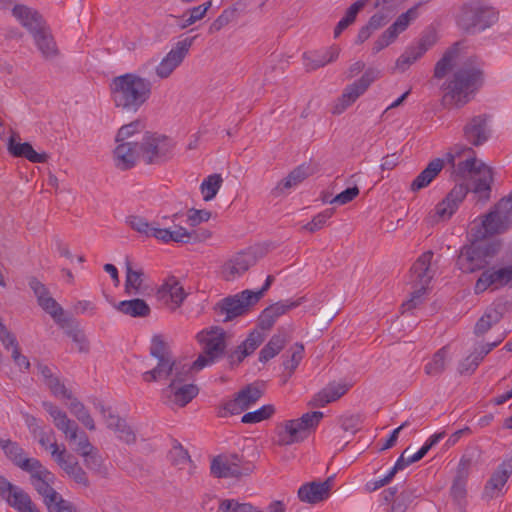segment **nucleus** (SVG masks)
I'll use <instances>...</instances> for the list:
<instances>
[{"label":"nucleus","mask_w":512,"mask_h":512,"mask_svg":"<svg viewBox=\"0 0 512 512\" xmlns=\"http://www.w3.org/2000/svg\"><path fill=\"white\" fill-rule=\"evenodd\" d=\"M464 42L453 43L443 53L434 67V77L443 79L452 72L441 86L446 106L462 108L481 89L485 81L484 63L475 55L463 58Z\"/></svg>","instance_id":"obj_1"},{"label":"nucleus","mask_w":512,"mask_h":512,"mask_svg":"<svg viewBox=\"0 0 512 512\" xmlns=\"http://www.w3.org/2000/svg\"><path fill=\"white\" fill-rule=\"evenodd\" d=\"M114 105L126 112H137L152 94V82L135 73L116 76L110 83Z\"/></svg>","instance_id":"obj_2"},{"label":"nucleus","mask_w":512,"mask_h":512,"mask_svg":"<svg viewBox=\"0 0 512 512\" xmlns=\"http://www.w3.org/2000/svg\"><path fill=\"white\" fill-rule=\"evenodd\" d=\"M499 19V12L488 0H468L456 14L457 26L467 34H477L492 27Z\"/></svg>","instance_id":"obj_3"},{"label":"nucleus","mask_w":512,"mask_h":512,"mask_svg":"<svg viewBox=\"0 0 512 512\" xmlns=\"http://www.w3.org/2000/svg\"><path fill=\"white\" fill-rule=\"evenodd\" d=\"M510 229H512V190L483 216L474 237L484 239L506 233Z\"/></svg>","instance_id":"obj_4"},{"label":"nucleus","mask_w":512,"mask_h":512,"mask_svg":"<svg viewBox=\"0 0 512 512\" xmlns=\"http://www.w3.org/2000/svg\"><path fill=\"white\" fill-rule=\"evenodd\" d=\"M202 352L191 365L195 370H201L220 360L226 350V332L219 326L201 330L197 336Z\"/></svg>","instance_id":"obj_5"},{"label":"nucleus","mask_w":512,"mask_h":512,"mask_svg":"<svg viewBox=\"0 0 512 512\" xmlns=\"http://www.w3.org/2000/svg\"><path fill=\"white\" fill-rule=\"evenodd\" d=\"M432 258L433 252L426 251L412 265L409 278L413 291L411 298L402 304L406 310H411L421 303V298L434 276V271L431 268Z\"/></svg>","instance_id":"obj_6"},{"label":"nucleus","mask_w":512,"mask_h":512,"mask_svg":"<svg viewBox=\"0 0 512 512\" xmlns=\"http://www.w3.org/2000/svg\"><path fill=\"white\" fill-rule=\"evenodd\" d=\"M322 418V412L313 411L303 414L298 419L286 421L278 430V444L287 446L303 441L317 427Z\"/></svg>","instance_id":"obj_7"},{"label":"nucleus","mask_w":512,"mask_h":512,"mask_svg":"<svg viewBox=\"0 0 512 512\" xmlns=\"http://www.w3.org/2000/svg\"><path fill=\"white\" fill-rule=\"evenodd\" d=\"M251 290H244L234 296H228L214 306L216 321L228 322L234 318L245 314L249 307L254 305Z\"/></svg>","instance_id":"obj_8"},{"label":"nucleus","mask_w":512,"mask_h":512,"mask_svg":"<svg viewBox=\"0 0 512 512\" xmlns=\"http://www.w3.org/2000/svg\"><path fill=\"white\" fill-rule=\"evenodd\" d=\"M190 375L172 378L170 384L162 390L161 397L166 405L184 407L198 395V387L186 383Z\"/></svg>","instance_id":"obj_9"},{"label":"nucleus","mask_w":512,"mask_h":512,"mask_svg":"<svg viewBox=\"0 0 512 512\" xmlns=\"http://www.w3.org/2000/svg\"><path fill=\"white\" fill-rule=\"evenodd\" d=\"M380 72L376 69L369 68L360 79L348 85L342 95L338 98L332 112L333 114L343 113L351 106L361 95L365 93L368 87L379 77Z\"/></svg>","instance_id":"obj_10"},{"label":"nucleus","mask_w":512,"mask_h":512,"mask_svg":"<svg viewBox=\"0 0 512 512\" xmlns=\"http://www.w3.org/2000/svg\"><path fill=\"white\" fill-rule=\"evenodd\" d=\"M190 364H183L175 360L174 357L157 360V364L150 370L142 373L143 381L147 383L158 382L161 380L189 375L192 371Z\"/></svg>","instance_id":"obj_11"},{"label":"nucleus","mask_w":512,"mask_h":512,"mask_svg":"<svg viewBox=\"0 0 512 512\" xmlns=\"http://www.w3.org/2000/svg\"><path fill=\"white\" fill-rule=\"evenodd\" d=\"M506 286H512V264L483 270L475 283L474 292L481 294L488 288L497 290Z\"/></svg>","instance_id":"obj_12"},{"label":"nucleus","mask_w":512,"mask_h":512,"mask_svg":"<svg viewBox=\"0 0 512 512\" xmlns=\"http://www.w3.org/2000/svg\"><path fill=\"white\" fill-rule=\"evenodd\" d=\"M141 158L146 164L158 163L166 159L172 150V144L165 136L146 133L139 143Z\"/></svg>","instance_id":"obj_13"},{"label":"nucleus","mask_w":512,"mask_h":512,"mask_svg":"<svg viewBox=\"0 0 512 512\" xmlns=\"http://www.w3.org/2000/svg\"><path fill=\"white\" fill-rule=\"evenodd\" d=\"M464 140L474 146L484 145L491 137L490 116L479 114L469 118L462 129Z\"/></svg>","instance_id":"obj_14"},{"label":"nucleus","mask_w":512,"mask_h":512,"mask_svg":"<svg viewBox=\"0 0 512 512\" xmlns=\"http://www.w3.org/2000/svg\"><path fill=\"white\" fill-rule=\"evenodd\" d=\"M49 448L56 463L72 478L77 484L87 488L90 485L87 473L79 465L75 457L68 453L65 448L59 450L56 442L50 443Z\"/></svg>","instance_id":"obj_15"},{"label":"nucleus","mask_w":512,"mask_h":512,"mask_svg":"<svg viewBox=\"0 0 512 512\" xmlns=\"http://www.w3.org/2000/svg\"><path fill=\"white\" fill-rule=\"evenodd\" d=\"M196 37L185 38L178 41L156 66V75L161 79L168 78L173 71L183 62Z\"/></svg>","instance_id":"obj_16"},{"label":"nucleus","mask_w":512,"mask_h":512,"mask_svg":"<svg viewBox=\"0 0 512 512\" xmlns=\"http://www.w3.org/2000/svg\"><path fill=\"white\" fill-rule=\"evenodd\" d=\"M487 265L486 252L476 244L463 246L456 260V266L463 273H474L479 270H485Z\"/></svg>","instance_id":"obj_17"},{"label":"nucleus","mask_w":512,"mask_h":512,"mask_svg":"<svg viewBox=\"0 0 512 512\" xmlns=\"http://www.w3.org/2000/svg\"><path fill=\"white\" fill-rule=\"evenodd\" d=\"M30 474V481L34 489L43 497V502L47 506L60 495L53 487L54 475L47 470L41 463L40 467L27 471Z\"/></svg>","instance_id":"obj_18"},{"label":"nucleus","mask_w":512,"mask_h":512,"mask_svg":"<svg viewBox=\"0 0 512 512\" xmlns=\"http://www.w3.org/2000/svg\"><path fill=\"white\" fill-rule=\"evenodd\" d=\"M0 448L15 466L25 472L40 467V461L36 458L26 457L24 449L15 441L1 438Z\"/></svg>","instance_id":"obj_19"},{"label":"nucleus","mask_w":512,"mask_h":512,"mask_svg":"<svg viewBox=\"0 0 512 512\" xmlns=\"http://www.w3.org/2000/svg\"><path fill=\"white\" fill-rule=\"evenodd\" d=\"M469 190L468 185L465 183L456 184L447 196L437 204L435 208L436 215L442 220L450 219L460 203L465 199Z\"/></svg>","instance_id":"obj_20"},{"label":"nucleus","mask_w":512,"mask_h":512,"mask_svg":"<svg viewBox=\"0 0 512 512\" xmlns=\"http://www.w3.org/2000/svg\"><path fill=\"white\" fill-rule=\"evenodd\" d=\"M42 406L53 419L55 427L63 432L69 441H75L79 432L78 424L53 403L44 401Z\"/></svg>","instance_id":"obj_21"},{"label":"nucleus","mask_w":512,"mask_h":512,"mask_svg":"<svg viewBox=\"0 0 512 512\" xmlns=\"http://www.w3.org/2000/svg\"><path fill=\"white\" fill-rule=\"evenodd\" d=\"M333 477L323 482H310L302 485L298 490V497L302 502L316 504L329 497L333 485Z\"/></svg>","instance_id":"obj_22"},{"label":"nucleus","mask_w":512,"mask_h":512,"mask_svg":"<svg viewBox=\"0 0 512 512\" xmlns=\"http://www.w3.org/2000/svg\"><path fill=\"white\" fill-rule=\"evenodd\" d=\"M301 301L285 300L276 302L265 308L259 316L258 325L263 330H269L275 324L277 319L289 310L300 305Z\"/></svg>","instance_id":"obj_23"},{"label":"nucleus","mask_w":512,"mask_h":512,"mask_svg":"<svg viewBox=\"0 0 512 512\" xmlns=\"http://www.w3.org/2000/svg\"><path fill=\"white\" fill-rule=\"evenodd\" d=\"M96 407L103 414L107 427L114 430L120 440L126 442L127 444L135 442L136 435L133 429L126 423L124 419L114 415L110 409L105 408L101 403H99Z\"/></svg>","instance_id":"obj_24"},{"label":"nucleus","mask_w":512,"mask_h":512,"mask_svg":"<svg viewBox=\"0 0 512 512\" xmlns=\"http://www.w3.org/2000/svg\"><path fill=\"white\" fill-rule=\"evenodd\" d=\"M512 475V459L503 461L491 475L487 481L484 494L489 498L497 497L504 485L507 483L509 477Z\"/></svg>","instance_id":"obj_25"},{"label":"nucleus","mask_w":512,"mask_h":512,"mask_svg":"<svg viewBox=\"0 0 512 512\" xmlns=\"http://www.w3.org/2000/svg\"><path fill=\"white\" fill-rule=\"evenodd\" d=\"M114 150L116 166L122 170L132 168L137 159L141 157L140 146L138 142H118Z\"/></svg>","instance_id":"obj_26"},{"label":"nucleus","mask_w":512,"mask_h":512,"mask_svg":"<svg viewBox=\"0 0 512 512\" xmlns=\"http://www.w3.org/2000/svg\"><path fill=\"white\" fill-rule=\"evenodd\" d=\"M264 341V336L257 330L252 331L248 337L228 354L231 366L239 365L245 357L251 355Z\"/></svg>","instance_id":"obj_27"},{"label":"nucleus","mask_w":512,"mask_h":512,"mask_svg":"<svg viewBox=\"0 0 512 512\" xmlns=\"http://www.w3.org/2000/svg\"><path fill=\"white\" fill-rule=\"evenodd\" d=\"M256 263L253 253L242 252L230 259L223 267V274L226 280H234L241 276Z\"/></svg>","instance_id":"obj_28"},{"label":"nucleus","mask_w":512,"mask_h":512,"mask_svg":"<svg viewBox=\"0 0 512 512\" xmlns=\"http://www.w3.org/2000/svg\"><path fill=\"white\" fill-rule=\"evenodd\" d=\"M12 14L32 35L45 26L42 16L25 5H15Z\"/></svg>","instance_id":"obj_29"},{"label":"nucleus","mask_w":512,"mask_h":512,"mask_svg":"<svg viewBox=\"0 0 512 512\" xmlns=\"http://www.w3.org/2000/svg\"><path fill=\"white\" fill-rule=\"evenodd\" d=\"M445 165V160L441 158H435L428 163L426 168L412 181L410 190L417 192L427 187L442 171Z\"/></svg>","instance_id":"obj_30"},{"label":"nucleus","mask_w":512,"mask_h":512,"mask_svg":"<svg viewBox=\"0 0 512 512\" xmlns=\"http://www.w3.org/2000/svg\"><path fill=\"white\" fill-rule=\"evenodd\" d=\"M7 504L17 512H41L30 495L21 487L16 486L8 495Z\"/></svg>","instance_id":"obj_31"},{"label":"nucleus","mask_w":512,"mask_h":512,"mask_svg":"<svg viewBox=\"0 0 512 512\" xmlns=\"http://www.w3.org/2000/svg\"><path fill=\"white\" fill-rule=\"evenodd\" d=\"M289 335L285 329H279L259 352V361L265 363L274 358L286 345Z\"/></svg>","instance_id":"obj_32"},{"label":"nucleus","mask_w":512,"mask_h":512,"mask_svg":"<svg viewBox=\"0 0 512 512\" xmlns=\"http://www.w3.org/2000/svg\"><path fill=\"white\" fill-rule=\"evenodd\" d=\"M8 150L14 157H23L32 163H45L48 159L47 154L37 153L30 143H15L13 138L9 140Z\"/></svg>","instance_id":"obj_33"},{"label":"nucleus","mask_w":512,"mask_h":512,"mask_svg":"<svg viewBox=\"0 0 512 512\" xmlns=\"http://www.w3.org/2000/svg\"><path fill=\"white\" fill-rule=\"evenodd\" d=\"M348 389L349 387L346 384L330 383L315 395L313 404L323 407L326 404L339 399L348 391Z\"/></svg>","instance_id":"obj_34"},{"label":"nucleus","mask_w":512,"mask_h":512,"mask_svg":"<svg viewBox=\"0 0 512 512\" xmlns=\"http://www.w3.org/2000/svg\"><path fill=\"white\" fill-rule=\"evenodd\" d=\"M160 298H169L176 307H179L184 301L186 294L183 287L175 277L169 278L158 290Z\"/></svg>","instance_id":"obj_35"},{"label":"nucleus","mask_w":512,"mask_h":512,"mask_svg":"<svg viewBox=\"0 0 512 512\" xmlns=\"http://www.w3.org/2000/svg\"><path fill=\"white\" fill-rule=\"evenodd\" d=\"M479 167L480 170L471 177L474 180L473 192L488 199L491 191L492 171L484 163H480Z\"/></svg>","instance_id":"obj_36"},{"label":"nucleus","mask_w":512,"mask_h":512,"mask_svg":"<svg viewBox=\"0 0 512 512\" xmlns=\"http://www.w3.org/2000/svg\"><path fill=\"white\" fill-rule=\"evenodd\" d=\"M33 38L44 58L50 59L57 55L58 49L56 43L45 26L36 32Z\"/></svg>","instance_id":"obj_37"},{"label":"nucleus","mask_w":512,"mask_h":512,"mask_svg":"<svg viewBox=\"0 0 512 512\" xmlns=\"http://www.w3.org/2000/svg\"><path fill=\"white\" fill-rule=\"evenodd\" d=\"M116 308L121 313L134 318L147 317L151 312L149 305L139 298L121 301Z\"/></svg>","instance_id":"obj_38"},{"label":"nucleus","mask_w":512,"mask_h":512,"mask_svg":"<svg viewBox=\"0 0 512 512\" xmlns=\"http://www.w3.org/2000/svg\"><path fill=\"white\" fill-rule=\"evenodd\" d=\"M151 236L165 243L170 241L184 243L187 241V239H185V237H187V229L177 225H175L173 229L154 226Z\"/></svg>","instance_id":"obj_39"},{"label":"nucleus","mask_w":512,"mask_h":512,"mask_svg":"<svg viewBox=\"0 0 512 512\" xmlns=\"http://www.w3.org/2000/svg\"><path fill=\"white\" fill-rule=\"evenodd\" d=\"M448 357L447 347H442L434 353L431 360L424 366V372L428 376L435 377L441 375L446 368Z\"/></svg>","instance_id":"obj_40"},{"label":"nucleus","mask_w":512,"mask_h":512,"mask_svg":"<svg viewBox=\"0 0 512 512\" xmlns=\"http://www.w3.org/2000/svg\"><path fill=\"white\" fill-rule=\"evenodd\" d=\"M480 163L482 162L478 161L475 155L468 156L465 160L454 162V165H451L452 175L459 178L472 177L480 170Z\"/></svg>","instance_id":"obj_41"},{"label":"nucleus","mask_w":512,"mask_h":512,"mask_svg":"<svg viewBox=\"0 0 512 512\" xmlns=\"http://www.w3.org/2000/svg\"><path fill=\"white\" fill-rule=\"evenodd\" d=\"M143 271L134 270L131 263L126 261V281L125 292L129 295H138L141 293V286L143 282Z\"/></svg>","instance_id":"obj_42"},{"label":"nucleus","mask_w":512,"mask_h":512,"mask_svg":"<svg viewBox=\"0 0 512 512\" xmlns=\"http://www.w3.org/2000/svg\"><path fill=\"white\" fill-rule=\"evenodd\" d=\"M369 0H358L353 3L347 10L344 17L338 22L334 29V37H338L349 25H351L357 14L365 7Z\"/></svg>","instance_id":"obj_43"},{"label":"nucleus","mask_w":512,"mask_h":512,"mask_svg":"<svg viewBox=\"0 0 512 512\" xmlns=\"http://www.w3.org/2000/svg\"><path fill=\"white\" fill-rule=\"evenodd\" d=\"M149 354L156 360L174 357L170 345L162 334H155L152 336Z\"/></svg>","instance_id":"obj_44"},{"label":"nucleus","mask_w":512,"mask_h":512,"mask_svg":"<svg viewBox=\"0 0 512 512\" xmlns=\"http://www.w3.org/2000/svg\"><path fill=\"white\" fill-rule=\"evenodd\" d=\"M466 479V463L461 460L459 463L457 476L455 477L451 486V495L458 503H460L466 496Z\"/></svg>","instance_id":"obj_45"},{"label":"nucleus","mask_w":512,"mask_h":512,"mask_svg":"<svg viewBox=\"0 0 512 512\" xmlns=\"http://www.w3.org/2000/svg\"><path fill=\"white\" fill-rule=\"evenodd\" d=\"M253 471V465L249 462L241 464V459L238 455H232L228 460L224 478L228 477H241L243 475H249Z\"/></svg>","instance_id":"obj_46"},{"label":"nucleus","mask_w":512,"mask_h":512,"mask_svg":"<svg viewBox=\"0 0 512 512\" xmlns=\"http://www.w3.org/2000/svg\"><path fill=\"white\" fill-rule=\"evenodd\" d=\"M69 409L71 413L89 430H95V423L90 413L86 409L83 403L78 401L76 398L72 396V399H69Z\"/></svg>","instance_id":"obj_47"},{"label":"nucleus","mask_w":512,"mask_h":512,"mask_svg":"<svg viewBox=\"0 0 512 512\" xmlns=\"http://www.w3.org/2000/svg\"><path fill=\"white\" fill-rule=\"evenodd\" d=\"M307 175V168H305L303 165L298 166L293 171H291L289 175L276 186L275 191L283 193L285 192V190H288L298 185L307 177Z\"/></svg>","instance_id":"obj_48"},{"label":"nucleus","mask_w":512,"mask_h":512,"mask_svg":"<svg viewBox=\"0 0 512 512\" xmlns=\"http://www.w3.org/2000/svg\"><path fill=\"white\" fill-rule=\"evenodd\" d=\"M339 53L340 48L338 46H330L321 54H316L315 58H313L310 63H307V67L311 70L323 67L326 64L334 62L338 58Z\"/></svg>","instance_id":"obj_49"},{"label":"nucleus","mask_w":512,"mask_h":512,"mask_svg":"<svg viewBox=\"0 0 512 512\" xmlns=\"http://www.w3.org/2000/svg\"><path fill=\"white\" fill-rule=\"evenodd\" d=\"M263 395V391L257 384H249L245 388L241 389L237 396L241 401L245 410L249 409L254 405Z\"/></svg>","instance_id":"obj_50"},{"label":"nucleus","mask_w":512,"mask_h":512,"mask_svg":"<svg viewBox=\"0 0 512 512\" xmlns=\"http://www.w3.org/2000/svg\"><path fill=\"white\" fill-rule=\"evenodd\" d=\"M222 182L223 179L220 174H212L209 175L206 179H204L200 186L201 192L203 194V199L205 201L212 200L218 193L222 185Z\"/></svg>","instance_id":"obj_51"},{"label":"nucleus","mask_w":512,"mask_h":512,"mask_svg":"<svg viewBox=\"0 0 512 512\" xmlns=\"http://www.w3.org/2000/svg\"><path fill=\"white\" fill-rule=\"evenodd\" d=\"M290 357L283 361V367L292 375L304 357V345L302 343H295L289 351Z\"/></svg>","instance_id":"obj_52"},{"label":"nucleus","mask_w":512,"mask_h":512,"mask_svg":"<svg viewBox=\"0 0 512 512\" xmlns=\"http://www.w3.org/2000/svg\"><path fill=\"white\" fill-rule=\"evenodd\" d=\"M423 55L412 44L399 56L396 61V68L401 72L406 71L412 64L419 60Z\"/></svg>","instance_id":"obj_53"},{"label":"nucleus","mask_w":512,"mask_h":512,"mask_svg":"<svg viewBox=\"0 0 512 512\" xmlns=\"http://www.w3.org/2000/svg\"><path fill=\"white\" fill-rule=\"evenodd\" d=\"M501 314L497 310H490L477 321L475 325V334L480 336L485 334L494 324L500 321Z\"/></svg>","instance_id":"obj_54"},{"label":"nucleus","mask_w":512,"mask_h":512,"mask_svg":"<svg viewBox=\"0 0 512 512\" xmlns=\"http://www.w3.org/2000/svg\"><path fill=\"white\" fill-rule=\"evenodd\" d=\"M275 412L273 405H264L261 408L248 412L242 416L241 422L245 424H255L270 418Z\"/></svg>","instance_id":"obj_55"},{"label":"nucleus","mask_w":512,"mask_h":512,"mask_svg":"<svg viewBox=\"0 0 512 512\" xmlns=\"http://www.w3.org/2000/svg\"><path fill=\"white\" fill-rule=\"evenodd\" d=\"M83 458H84V464L89 470H91L101 476L107 475V468L104 466L103 459L100 456L97 449H95L94 451H92L88 454L84 453Z\"/></svg>","instance_id":"obj_56"},{"label":"nucleus","mask_w":512,"mask_h":512,"mask_svg":"<svg viewBox=\"0 0 512 512\" xmlns=\"http://www.w3.org/2000/svg\"><path fill=\"white\" fill-rule=\"evenodd\" d=\"M437 32L434 28L425 29L416 43L412 44L421 54L424 55L437 42Z\"/></svg>","instance_id":"obj_57"},{"label":"nucleus","mask_w":512,"mask_h":512,"mask_svg":"<svg viewBox=\"0 0 512 512\" xmlns=\"http://www.w3.org/2000/svg\"><path fill=\"white\" fill-rule=\"evenodd\" d=\"M245 411L241 401L237 394L231 400L224 402L221 406H219L217 411V416L221 418L228 417L230 415H238Z\"/></svg>","instance_id":"obj_58"},{"label":"nucleus","mask_w":512,"mask_h":512,"mask_svg":"<svg viewBox=\"0 0 512 512\" xmlns=\"http://www.w3.org/2000/svg\"><path fill=\"white\" fill-rule=\"evenodd\" d=\"M421 2L415 4L411 8H409L405 13H402L398 16V18L395 20L393 25L400 31L401 33L404 32L410 23L417 19L419 13L418 9L421 6Z\"/></svg>","instance_id":"obj_59"},{"label":"nucleus","mask_w":512,"mask_h":512,"mask_svg":"<svg viewBox=\"0 0 512 512\" xmlns=\"http://www.w3.org/2000/svg\"><path fill=\"white\" fill-rule=\"evenodd\" d=\"M421 2L415 4L411 8H409L405 13H402L398 16V18L395 20L393 25L400 31L401 33L404 32L410 23L417 19L419 13L418 9L421 6Z\"/></svg>","instance_id":"obj_60"},{"label":"nucleus","mask_w":512,"mask_h":512,"mask_svg":"<svg viewBox=\"0 0 512 512\" xmlns=\"http://www.w3.org/2000/svg\"><path fill=\"white\" fill-rule=\"evenodd\" d=\"M475 155V151L472 147H468L467 145L463 144H456L454 145L443 158L445 160V163H448L450 165H454V162H456V159L461 158L463 156H473Z\"/></svg>","instance_id":"obj_61"},{"label":"nucleus","mask_w":512,"mask_h":512,"mask_svg":"<svg viewBox=\"0 0 512 512\" xmlns=\"http://www.w3.org/2000/svg\"><path fill=\"white\" fill-rule=\"evenodd\" d=\"M219 511L221 512H260L249 503H238L235 500L226 499L220 502Z\"/></svg>","instance_id":"obj_62"},{"label":"nucleus","mask_w":512,"mask_h":512,"mask_svg":"<svg viewBox=\"0 0 512 512\" xmlns=\"http://www.w3.org/2000/svg\"><path fill=\"white\" fill-rule=\"evenodd\" d=\"M235 14V8L225 9L209 26V34H214L228 25L234 19Z\"/></svg>","instance_id":"obj_63"},{"label":"nucleus","mask_w":512,"mask_h":512,"mask_svg":"<svg viewBox=\"0 0 512 512\" xmlns=\"http://www.w3.org/2000/svg\"><path fill=\"white\" fill-rule=\"evenodd\" d=\"M39 306L48 314L51 315L56 321H60V317L64 311L57 301L50 296H46L42 300L38 301Z\"/></svg>","instance_id":"obj_64"}]
</instances>
